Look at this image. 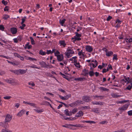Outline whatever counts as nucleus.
<instances>
[{"instance_id":"obj_26","label":"nucleus","mask_w":132,"mask_h":132,"mask_svg":"<svg viewBox=\"0 0 132 132\" xmlns=\"http://www.w3.org/2000/svg\"><path fill=\"white\" fill-rule=\"evenodd\" d=\"M48 104H49V102H48L46 101H43L42 103H41L40 105H48Z\"/></svg>"},{"instance_id":"obj_27","label":"nucleus","mask_w":132,"mask_h":132,"mask_svg":"<svg viewBox=\"0 0 132 132\" xmlns=\"http://www.w3.org/2000/svg\"><path fill=\"white\" fill-rule=\"evenodd\" d=\"M99 88L101 90L103 91H108L109 90V89L103 87H100Z\"/></svg>"},{"instance_id":"obj_60","label":"nucleus","mask_w":132,"mask_h":132,"mask_svg":"<svg viewBox=\"0 0 132 132\" xmlns=\"http://www.w3.org/2000/svg\"><path fill=\"white\" fill-rule=\"evenodd\" d=\"M60 54V52L58 51H57L55 53L54 55L55 56H57L58 55L57 54Z\"/></svg>"},{"instance_id":"obj_31","label":"nucleus","mask_w":132,"mask_h":132,"mask_svg":"<svg viewBox=\"0 0 132 132\" xmlns=\"http://www.w3.org/2000/svg\"><path fill=\"white\" fill-rule=\"evenodd\" d=\"M70 126H72L74 127H83L81 126V125L79 124H76L75 125H70Z\"/></svg>"},{"instance_id":"obj_43","label":"nucleus","mask_w":132,"mask_h":132,"mask_svg":"<svg viewBox=\"0 0 132 132\" xmlns=\"http://www.w3.org/2000/svg\"><path fill=\"white\" fill-rule=\"evenodd\" d=\"M5 27L3 25L1 24L0 25V30L2 31H3Z\"/></svg>"},{"instance_id":"obj_33","label":"nucleus","mask_w":132,"mask_h":132,"mask_svg":"<svg viewBox=\"0 0 132 132\" xmlns=\"http://www.w3.org/2000/svg\"><path fill=\"white\" fill-rule=\"evenodd\" d=\"M88 74H89V75L90 77H92L94 75V73L93 71H90L88 72Z\"/></svg>"},{"instance_id":"obj_5","label":"nucleus","mask_w":132,"mask_h":132,"mask_svg":"<svg viewBox=\"0 0 132 132\" xmlns=\"http://www.w3.org/2000/svg\"><path fill=\"white\" fill-rule=\"evenodd\" d=\"M27 70V69H26V70L21 69L18 70L17 75L24 74L26 72Z\"/></svg>"},{"instance_id":"obj_41","label":"nucleus","mask_w":132,"mask_h":132,"mask_svg":"<svg viewBox=\"0 0 132 132\" xmlns=\"http://www.w3.org/2000/svg\"><path fill=\"white\" fill-rule=\"evenodd\" d=\"M81 108L84 109H90V108L89 106H82Z\"/></svg>"},{"instance_id":"obj_4","label":"nucleus","mask_w":132,"mask_h":132,"mask_svg":"<svg viewBox=\"0 0 132 132\" xmlns=\"http://www.w3.org/2000/svg\"><path fill=\"white\" fill-rule=\"evenodd\" d=\"M75 34L76 35L74 36V38L78 41H79L81 40V39L80 37H81V34L78 33L77 32H75Z\"/></svg>"},{"instance_id":"obj_52","label":"nucleus","mask_w":132,"mask_h":132,"mask_svg":"<svg viewBox=\"0 0 132 132\" xmlns=\"http://www.w3.org/2000/svg\"><path fill=\"white\" fill-rule=\"evenodd\" d=\"M125 80L126 81H125V82H126L127 81V83H131V81H130L129 80V81L127 80V77H126L125 76Z\"/></svg>"},{"instance_id":"obj_8","label":"nucleus","mask_w":132,"mask_h":132,"mask_svg":"<svg viewBox=\"0 0 132 132\" xmlns=\"http://www.w3.org/2000/svg\"><path fill=\"white\" fill-rule=\"evenodd\" d=\"M26 112V110L23 109L21 110L17 114V116L18 117H21L22 116L23 114L25 113Z\"/></svg>"},{"instance_id":"obj_45","label":"nucleus","mask_w":132,"mask_h":132,"mask_svg":"<svg viewBox=\"0 0 132 132\" xmlns=\"http://www.w3.org/2000/svg\"><path fill=\"white\" fill-rule=\"evenodd\" d=\"M11 98V97L10 96H6L3 97V98L5 100H9Z\"/></svg>"},{"instance_id":"obj_3","label":"nucleus","mask_w":132,"mask_h":132,"mask_svg":"<svg viewBox=\"0 0 132 132\" xmlns=\"http://www.w3.org/2000/svg\"><path fill=\"white\" fill-rule=\"evenodd\" d=\"M12 117V116H11L10 114H7L6 116L5 119V124H7V125H8V123L6 122L10 121L11 120Z\"/></svg>"},{"instance_id":"obj_24","label":"nucleus","mask_w":132,"mask_h":132,"mask_svg":"<svg viewBox=\"0 0 132 132\" xmlns=\"http://www.w3.org/2000/svg\"><path fill=\"white\" fill-rule=\"evenodd\" d=\"M39 54L42 55H46V52H44L41 50L39 52Z\"/></svg>"},{"instance_id":"obj_64","label":"nucleus","mask_w":132,"mask_h":132,"mask_svg":"<svg viewBox=\"0 0 132 132\" xmlns=\"http://www.w3.org/2000/svg\"><path fill=\"white\" fill-rule=\"evenodd\" d=\"M114 56L113 58V60L115 59L116 60H117L118 59V58H117V55H116L115 54L113 55Z\"/></svg>"},{"instance_id":"obj_55","label":"nucleus","mask_w":132,"mask_h":132,"mask_svg":"<svg viewBox=\"0 0 132 132\" xmlns=\"http://www.w3.org/2000/svg\"><path fill=\"white\" fill-rule=\"evenodd\" d=\"M14 55L15 57H17L18 58H20V57H21V56L19 54H18V53H14Z\"/></svg>"},{"instance_id":"obj_2","label":"nucleus","mask_w":132,"mask_h":132,"mask_svg":"<svg viewBox=\"0 0 132 132\" xmlns=\"http://www.w3.org/2000/svg\"><path fill=\"white\" fill-rule=\"evenodd\" d=\"M129 106V104H126L123 105L122 106L120 107L119 108V110L121 111V112H123L126 110Z\"/></svg>"},{"instance_id":"obj_17","label":"nucleus","mask_w":132,"mask_h":132,"mask_svg":"<svg viewBox=\"0 0 132 132\" xmlns=\"http://www.w3.org/2000/svg\"><path fill=\"white\" fill-rule=\"evenodd\" d=\"M8 125H7V124H5V122L4 123L2 122H0V126L3 127L5 129L7 128Z\"/></svg>"},{"instance_id":"obj_6","label":"nucleus","mask_w":132,"mask_h":132,"mask_svg":"<svg viewBox=\"0 0 132 132\" xmlns=\"http://www.w3.org/2000/svg\"><path fill=\"white\" fill-rule=\"evenodd\" d=\"M82 99L83 101L86 102H88L90 100V97L88 96H84L82 97Z\"/></svg>"},{"instance_id":"obj_23","label":"nucleus","mask_w":132,"mask_h":132,"mask_svg":"<svg viewBox=\"0 0 132 132\" xmlns=\"http://www.w3.org/2000/svg\"><path fill=\"white\" fill-rule=\"evenodd\" d=\"M40 63L41 65H42L44 67L47 68V66L48 65H47L46 63L44 61H42Z\"/></svg>"},{"instance_id":"obj_15","label":"nucleus","mask_w":132,"mask_h":132,"mask_svg":"<svg viewBox=\"0 0 132 132\" xmlns=\"http://www.w3.org/2000/svg\"><path fill=\"white\" fill-rule=\"evenodd\" d=\"M60 115L62 116L61 118L63 119H64L65 120H72L73 119L71 118H66L65 116H63L62 114H60Z\"/></svg>"},{"instance_id":"obj_14","label":"nucleus","mask_w":132,"mask_h":132,"mask_svg":"<svg viewBox=\"0 0 132 132\" xmlns=\"http://www.w3.org/2000/svg\"><path fill=\"white\" fill-rule=\"evenodd\" d=\"M92 103L93 105H103V103L101 102H92Z\"/></svg>"},{"instance_id":"obj_12","label":"nucleus","mask_w":132,"mask_h":132,"mask_svg":"<svg viewBox=\"0 0 132 132\" xmlns=\"http://www.w3.org/2000/svg\"><path fill=\"white\" fill-rule=\"evenodd\" d=\"M83 115V112L81 111H79L78 113H77L76 114L75 117H79L82 116Z\"/></svg>"},{"instance_id":"obj_9","label":"nucleus","mask_w":132,"mask_h":132,"mask_svg":"<svg viewBox=\"0 0 132 132\" xmlns=\"http://www.w3.org/2000/svg\"><path fill=\"white\" fill-rule=\"evenodd\" d=\"M12 34H15L17 32V29L15 27H12L10 28Z\"/></svg>"},{"instance_id":"obj_21","label":"nucleus","mask_w":132,"mask_h":132,"mask_svg":"<svg viewBox=\"0 0 132 132\" xmlns=\"http://www.w3.org/2000/svg\"><path fill=\"white\" fill-rule=\"evenodd\" d=\"M114 98H117L120 97L121 96V95H117L116 93H112L111 95Z\"/></svg>"},{"instance_id":"obj_19","label":"nucleus","mask_w":132,"mask_h":132,"mask_svg":"<svg viewBox=\"0 0 132 132\" xmlns=\"http://www.w3.org/2000/svg\"><path fill=\"white\" fill-rule=\"evenodd\" d=\"M85 78H76L74 79V80L78 81H82L84 80V79H85Z\"/></svg>"},{"instance_id":"obj_10","label":"nucleus","mask_w":132,"mask_h":132,"mask_svg":"<svg viewBox=\"0 0 132 132\" xmlns=\"http://www.w3.org/2000/svg\"><path fill=\"white\" fill-rule=\"evenodd\" d=\"M63 58V54L58 55L57 56V60L60 62L62 61Z\"/></svg>"},{"instance_id":"obj_53","label":"nucleus","mask_w":132,"mask_h":132,"mask_svg":"<svg viewBox=\"0 0 132 132\" xmlns=\"http://www.w3.org/2000/svg\"><path fill=\"white\" fill-rule=\"evenodd\" d=\"M48 105H50V107L52 108V109L54 111L56 112H57L56 111L52 106L51 104L49 103V104H48Z\"/></svg>"},{"instance_id":"obj_57","label":"nucleus","mask_w":132,"mask_h":132,"mask_svg":"<svg viewBox=\"0 0 132 132\" xmlns=\"http://www.w3.org/2000/svg\"><path fill=\"white\" fill-rule=\"evenodd\" d=\"M128 115L131 116L132 115V110H130L128 112Z\"/></svg>"},{"instance_id":"obj_1","label":"nucleus","mask_w":132,"mask_h":132,"mask_svg":"<svg viewBox=\"0 0 132 132\" xmlns=\"http://www.w3.org/2000/svg\"><path fill=\"white\" fill-rule=\"evenodd\" d=\"M67 51L68 52H65V54L68 58L70 57L71 56V55L74 54L75 53L73 50L71 49H68Z\"/></svg>"},{"instance_id":"obj_49","label":"nucleus","mask_w":132,"mask_h":132,"mask_svg":"<svg viewBox=\"0 0 132 132\" xmlns=\"http://www.w3.org/2000/svg\"><path fill=\"white\" fill-rule=\"evenodd\" d=\"M22 26H20V28H21L22 30H23L24 29V27H25L26 26L25 24H22Z\"/></svg>"},{"instance_id":"obj_40","label":"nucleus","mask_w":132,"mask_h":132,"mask_svg":"<svg viewBox=\"0 0 132 132\" xmlns=\"http://www.w3.org/2000/svg\"><path fill=\"white\" fill-rule=\"evenodd\" d=\"M29 67L30 68H36V69H40L39 67H37L36 65H31V66H30Z\"/></svg>"},{"instance_id":"obj_39","label":"nucleus","mask_w":132,"mask_h":132,"mask_svg":"<svg viewBox=\"0 0 132 132\" xmlns=\"http://www.w3.org/2000/svg\"><path fill=\"white\" fill-rule=\"evenodd\" d=\"M10 71L14 73L15 74L17 75L18 70H10Z\"/></svg>"},{"instance_id":"obj_29","label":"nucleus","mask_w":132,"mask_h":132,"mask_svg":"<svg viewBox=\"0 0 132 132\" xmlns=\"http://www.w3.org/2000/svg\"><path fill=\"white\" fill-rule=\"evenodd\" d=\"M64 113L65 114L66 116H70L71 114H70L69 113V110L68 109H66L64 111Z\"/></svg>"},{"instance_id":"obj_35","label":"nucleus","mask_w":132,"mask_h":132,"mask_svg":"<svg viewBox=\"0 0 132 132\" xmlns=\"http://www.w3.org/2000/svg\"><path fill=\"white\" fill-rule=\"evenodd\" d=\"M127 100H124L122 101H118L117 102V103L118 104H122L125 103L127 102Z\"/></svg>"},{"instance_id":"obj_44","label":"nucleus","mask_w":132,"mask_h":132,"mask_svg":"<svg viewBox=\"0 0 132 132\" xmlns=\"http://www.w3.org/2000/svg\"><path fill=\"white\" fill-rule=\"evenodd\" d=\"M126 39L125 40H128V41H126V42H128L129 43H130L132 42V38H129H129H126Z\"/></svg>"},{"instance_id":"obj_50","label":"nucleus","mask_w":132,"mask_h":132,"mask_svg":"<svg viewBox=\"0 0 132 132\" xmlns=\"http://www.w3.org/2000/svg\"><path fill=\"white\" fill-rule=\"evenodd\" d=\"M23 38L22 36H20L18 37H17V39L18 40L20 41L22 40V39Z\"/></svg>"},{"instance_id":"obj_59","label":"nucleus","mask_w":132,"mask_h":132,"mask_svg":"<svg viewBox=\"0 0 132 132\" xmlns=\"http://www.w3.org/2000/svg\"><path fill=\"white\" fill-rule=\"evenodd\" d=\"M112 18V17L110 16H109L106 19V20L108 21H110V20Z\"/></svg>"},{"instance_id":"obj_62","label":"nucleus","mask_w":132,"mask_h":132,"mask_svg":"<svg viewBox=\"0 0 132 132\" xmlns=\"http://www.w3.org/2000/svg\"><path fill=\"white\" fill-rule=\"evenodd\" d=\"M118 38L120 39H123V35L122 34H121L118 37Z\"/></svg>"},{"instance_id":"obj_36","label":"nucleus","mask_w":132,"mask_h":132,"mask_svg":"<svg viewBox=\"0 0 132 132\" xmlns=\"http://www.w3.org/2000/svg\"><path fill=\"white\" fill-rule=\"evenodd\" d=\"M74 65L77 67L80 68V63H74Z\"/></svg>"},{"instance_id":"obj_63","label":"nucleus","mask_w":132,"mask_h":132,"mask_svg":"<svg viewBox=\"0 0 132 132\" xmlns=\"http://www.w3.org/2000/svg\"><path fill=\"white\" fill-rule=\"evenodd\" d=\"M4 11H8L9 10L8 6H5L4 9Z\"/></svg>"},{"instance_id":"obj_46","label":"nucleus","mask_w":132,"mask_h":132,"mask_svg":"<svg viewBox=\"0 0 132 132\" xmlns=\"http://www.w3.org/2000/svg\"><path fill=\"white\" fill-rule=\"evenodd\" d=\"M2 2L4 5H6L7 4V2L6 1H5L4 0H3L2 1Z\"/></svg>"},{"instance_id":"obj_32","label":"nucleus","mask_w":132,"mask_h":132,"mask_svg":"<svg viewBox=\"0 0 132 132\" xmlns=\"http://www.w3.org/2000/svg\"><path fill=\"white\" fill-rule=\"evenodd\" d=\"M26 59L30 61H37V60L34 58H32L30 57H28L27 59Z\"/></svg>"},{"instance_id":"obj_28","label":"nucleus","mask_w":132,"mask_h":132,"mask_svg":"<svg viewBox=\"0 0 132 132\" xmlns=\"http://www.w3.org/2000/svg\"><path fill=\"white\" fill-rule=\"evenodd\" d=\"M34 110L36 112L38 113H41L44 111V110L43 109H41L40 110L37 109H34Z\"/></svg>"},{"instance_id":"obj_54","label":"nucleus","mask_w":132,"mask_h":132,"mask_svg":"<svg viewBox=\"0 0 132 132\" xmlns=\"http://www.w3.org/2000/svg\"><path fill=\"white\" fill-rule=\"evenodd\" d=\"M116 23H118V24H120L122 21H120L119 19H117L116 21Z\"/></svg>"},{"instance_id":"obj_37","label":"nucleus","mask_w":132,"mask_h":132,"mask_svg":"<svg viewBox=\"0 0 132 132\" xmlns=\"http://www.w3.org/2000/svg\"><path fill=\"white\" fill-rule=\"evenodd\" d=\"M9 18V16L7 15H3V19H4V20H6L8 18Z\"/></svg>"},{"instance_id":"obj_7","label":"nucleus","mask_w":132,"mask_h":132,"mask_svg":"<svg viewBox=\"0 0 132 132\" xmlns=\"http://www.w3.org/2000/svg\"><path fill=\"white\" fill-rule=\"evenodd\" d=\"M85 49L86 51L88 52H91L93 50L92 47L90 45H87Z\"/></svg>"},{"instance_id":"obj_18","label":"nucleus","mask_w":132,"mask_h":132,"mask_svg":"<svg viewBox=\"0 0 132 132\" xmlns=\"http://www.w3.org/2000/svg\"><path fill=\"white\" fill-rule=\"evenodd\" d=\"M59 43L60 44L61 46L62 45L64 47H65L66 45L64 40L59 41Z\"/></svg>"},{"instance_id":"obj_30","label":"nucleus","mask_w":132,"mask_h":132,"mask_svg":"<svg viewBox=\"0 0 132 132\" xmlns=\"http://www.w3.org/2000/svg\"><path fill=\"white\" fill-rule=\"evenodd\" d=\"M2 129L1 130V132H12L11 130L8 129Z\"/></svg>"},{"instance_id":"obj_51","label":"nucleus","mask_w":132,"mask_h":132,"mask_svg":"<svg viewBox=\"0 0 132 132\" xmlns=\"http://www.w3.org/2000/svg\"><path fill=\"white\" fill-rule=\"evenodd\" d=\"M26 18V17L25 16H24L23 18L22 19V22L21 24H23L25 20V19Z\"/></svg>"},{"instance_id":"obj_25","label":"nucleus","mask_w":132,"mask_h":132,"mask_svg":"<svg viewBox=\"0 0 132 132\" xmlns=\"http://www.w3.org/2000/svg\"><path fill=\"white\" fill-rule=\"evenodd\" d=\"M78 111V109L76 108H75L73 109L70 112V113H72L73 114L76 113Z\"/></svg>"},{"instance_id":"obj_58","label":"nucleus","mask_w":132,"mask_h":132,"mask_svg":"<svg viewBox=\"0 0 132 132\" xmlns=\"http://www.w3.org/2000/svg\"><path fill=\"white\" fill-rule=\"evenodd\" d=\"M82 28V27H81L78 26V27L77 29V32L79 31L80 30H81Z\"/></svg>"},{"instance_id":"obj_16","label":"nucleus","mask_w":132,"mask_h":132,"mask_svg":"<svg viewBox=\"0 0 132 132\" xmlns=\"http://www.w3.org/2000/svg\"><path fill=\"white\" fill-rule=\"evenodd\" d=\"M92 111L93 112L97 113H98L100 112V110H98V108H93L92 109Z\"/></svg>"},{"instance_id":"obj_20","label":"nucleus","mask_w":132,"mask_h":132,"mask_svg":"<svg viewBox=\"0 0 132 132\" xmlns=\"http://www.w3.org/2000/svg\"><path fill=\"white\" fill-rule=\"evenodd\" d=\"M66 19H64L62 20H60L59 21V23L62 26H63V24L65 23Z\"/></svg>"},{"instance_id":"obj_22","label":"nucleus","mask_w":132,"mask_h":132,"mask_svg":"<svg viewBox=\"0 0 132 132\" xmlns=\"http://www.w3.org/2000/svg\"><path fill=\"white\" fill-rule=\"evenodd\" d=\"M113 54V53L112 51L106 52V55L107 56H110L112 55Z\"/></svg>"},{"instance_id":"obj_61","label":"nucleus","mask_w":132,"mask_h":132,"mask_svg":"<svg viewBox=\"0 0 132 132\" xmlns=\"http://www.w3.org/2000/svg\"><path fill=\"white\" fill-rule=\"evenodd\" d=\"M131 86L130 85H128L127 87L126 88H125V89H127L130 90L131 89Z\"/></svg>"},{"instance_id":"obj_48","label":"nucleus","mask_w":132,"mask_h":132,"mask_svg":"<svg viewBox=\"0 0 132 132\" xmlns=\"http://www.w3.org/2000/svg\"><path fill=\"white\" fill-rule=\"evenodd\" d=\"M5 73V72L4 71H2L0 70V75L2 76L4 75Z\"/></svg>"},{"instance_id":"obj_11","label":"nucleus","mask_w":132,"mask_h":132,"mask_svg":"<svg viewBox=\"0 0 132 132\" xmlns=\"http://www.w3.org/2000/svg\"><path fill=\"white\" fill-rule=\"evenodd\" d=\"M82 72L83 73L81 74V75H83L84 76H87L88 74V70H86V69H84L83 70Z\"/></svg>"},{"instance_id":"obj_13","label":"nucleus","mask_w":132,"mask_h":132,"mask_svg":"<svg viewBox=\"0 0 132 132\" xmlns=\"http://www.w3.org/2000/svg\"><path fill=\"white\" fill-rule=\"evenodd\" d=\"M7 61L9 63H10L14 65H18L19 64V63L18 62H12L8 60H7Z\"/></svg>"},{"instance_id":"obj_56","label":"nucleus","mask_w":132,"mask_h":132,"mask_svg":"<svg viewBox=\"0 0 132 132\" xmlns=\"http://www.w3.org/2000/svg\"><path fill=\"white\" fill-rule=\"evenodd\" d=\"M28 84L29 85H31L33 87L35 85V84L34 82H28Z\"/></svg>"},{"instance_id":"obj_42","label":"nucleus","mask_w":132,"mask_h":132,"mask_svg":"<svg viewBox=\"0 0 132 132\" xmlns=\"http://www.w3.org/2000/svg\"><path fill=\"white\" fill-rule=\"evenodd\" d=\"M71 96V94L68 95L64 96V98L65 99V100H68L69 98Z\"/></svg>"},{"instance_id":"obj_47","label":"nucleus","mask_w":132,"mask_h":132,"mask_svg":"<svg viewBox=\"0 0 132 132\" xmlns=\"http://www.w3.org/2000/svg\"><path fill=\"white\" fill-rule=\"evenodd\" d=\"M60 73L61 75L62 76H63V78H66L67 79V77H68V76H66L65 75V74L62 73H61V72H60Z\"/></svg>"},{"instance_id":"obj_38","label":"nucleus","mask_w":132,"mask_h":132,"mask_svg":"<svg viewBox=\"0 0 132 132\" xmlns=\"http://www.w3.org/2000/svg\"><path fill=\"white\" fill-rule=\"evenodd\" d=\"M30 39L31 40V44L32 45H34L35 44L34 40L33 38L31 37H30Z\"/></svg>"},{"instance_id":"obj_34","label":"nucleus","mask_w":132,"mask_h":132,"mask_svg":"<svg viewBox=\"0 0 132 132\" xmlns=\"http://www.w3.org/2000/svg\"><path fill=\"white\" fill-rule=\"evenodd\" d=\"M76 102L78 104H84L83 102L81 100H78L76 101Z\"/></svg>"}]
</instances>
